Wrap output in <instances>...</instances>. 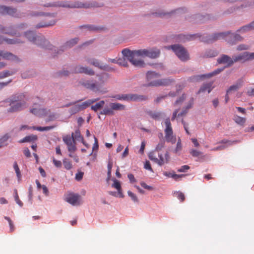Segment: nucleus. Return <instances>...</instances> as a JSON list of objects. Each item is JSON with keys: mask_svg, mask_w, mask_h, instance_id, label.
<instances>
[{"mask_svg": "<svg viewBox=\"0 0 254 254\" xmlns=\"http://www.w3.org/2000/svg\"><path fill=\"white\" fill-rule=\"evenodd\" d=\"M112 187L116 188L118 190L119 193L121 194V196L122 197L123 195L121 193V186L119 181H117V180H114Z\"/></svg>", "mask_w": 254, "mask_h": 254, "instance_id": "37998d69", "label": "nucleus"}, {"mask_svg": "<svg viewBox=\"0 0 254 254\" xmlns=\"http://www.w3.org/2000/svg\"><path fill=\"white\" fill-rule=\"evenodd\" d=\"M83 176V172H78L75 175V179L78 181H80L82 179Z\"/></svg>", "mask_w": 254, "mask_h": 254, "instance_id": "052dcab7", "label": "nucleus"}, {"mask_svg": "<svg viewBox=\"0 0 254 254\" xmlns=\"http://www.w3.org/2000/svg\"><path fill=\"white\" fill-rule=\"evenodd\" d=\"M237 142V141H231L229 140H226L223 139L221 140L220 143H224V144H227V145L226 146L225 145H221L219 146H217L216 147H215L211 149V150L213 151H217V150H221L225 149L226 147H227L228 146L232 145L233 144Z\"/></svg>", "mask_w": 254, "mask_h": 254, "instance_id": "aec40b11", "label": "nucleus"}, {"mask_svg": "<svg viewBox=\"0 0 254 254\" xmlns=\"http://www.w3.org/2000/svg\"><path fill=\"white\" fill-rule=\"evenodd\" d=\"M64 200L74 206L79 205L81 203V196L76 193H69L66 194L65 195Z\"/></svg>", "mask_w": 254, "mask_h": 254, "instance_id": "f8f14e48", "label": "nucleus"}, {"mask_svg": "<svg viewBox=\"0 0 254 254\" xmlns=\"http://www.w3.org/2000/svg\"><path fill=\"white\" fill-rule=\"evenodd\" d=\"M10 107L8 109V112H15L24 109L26 105L23 100H11L10 102Z\"/></svg>", "mask_w": 254, "mask_h": 254, "instance_id": "9b49d317", "label": "nucleus"}, {"mask_svg": "<svg viewBox=\"0 0 254 254\" xmlns=\"http://www.w3.org/2000/svg\"><path fill=\"white\" fill-rule=\"evenodd\" d=\"M0 14H7L15 17H20V14L16 8L4 5H0Z\"/></svg>", "mask_w": 254, "mask_h": 254, "instance_id": "4468645a", "label": "nucleus"}, {"mask_svg": "<svg viewBox=\"0 0 254 254\" xmlns=\"http://www.w3.org/2000/svg\"><path fill=\"white\" fill-rule=\"evenodd\" d=\"M109 61H110L111 62L113 63H117L119 64L123 65L124 66H127V62H126L125 60L123 61L122 59H119L118 61H117L115 59H109Z\"/></svg>", "mask_w": 254, "mask_h": 254, "instance_id": "c03bdc74", "label": "nucleus"}, {"mask_svg": "<svg viewBox=\"0 0 254 254\" xmlns=\"http://www.w3.org/2000/svg\"><path fill=\"white\" fill-rule=\"evenodd\" d=\"M80 111L79 107L78 105H75L71 108L69 110V113L71 114H75Z\"/></svg>", "mask_w": 254, "mask_h": 254, "instance_id": "09e8293b", "label": "nucleus"}, {"mask_svg": "<svg viewBox=\"0 0 254 254\" xmlns=\"http://www.w3.org/2000/svg\"><path fill=\"white\" fill-rule=\"evenodd\" d=\"M223 70V68H217L214 71L207 73V74H204L201 75H200L201 78H209L212 76H214L215 75H216L217 74L220 73L222 70Z\"/></svg>", "mask_w": 254, "mask_h": 254, "instance_id": "473e14b6", "label": "nucleus"}, {"mask_svg": "<svg viewBox=\"0 0 254 254\" xmlns=\"http://www.w3.org/2000/svg\"><path fill=\"white\" fill-rule=\"evenodd\" d=\"M252 30H254V21L249 24L242 27L238 31L244 33Z\"/></svg>", "mask_w": 254, "mask_h": 254, "instance_id": "a878e982", "label": "nucleus"}, {"mask_svg": "<svg viewBox=\"0 0 254 254\" xmlns=\"http://www.w3.org/2000/svg\"><path fill=\"white\" fill-rule=\"evenodd\" d=\"M160 75L154 71H148L146 73V79L148 82V85L151 86H166L168 85L171 80L167 79H156L159 78Z\"/></svg>", "mask_w": 254, "mask_h": 254, "instance_id": "20e7f679", "label": "nucleus"}, {"mask_svg": "<svg viewBox=\"0 0 254 254\" xmlns=\"http://www.w3.org/2000/svg\"><path fill=\"white\" fill-rule=\"evenodd\" d=\"M42 189L43 193L48 196L49 195V190L47 187L45 185H42Z\"/></svg>", "mask_w": 254, "mask_h": 254, "instance_id": "338daca9", "label": "nucleus"}, {"mask_svg": "<svg viewBox=\"0 0 254 254\" xmlns=\"http://www.w3.org/2000/svg\"><path fill=\"white\" fill-rule=\"evenodd\" d=\"M74 72L81 73H84L90 75H93L94 74V71L91 68L81 65L76 66L74 69Z\"/></svg>", "mask_w": 254, "mask_h": 254, "instance_id": "a211bd4d", "label": "nucleus"}, {"mask_svg": "<svg viewBox=\"0 0 254 254\" xmlns=\"http://www.w3.org/2000/svg\"><path fill=\"white\" fill-rule=\"evenodd\" d=\"M122 54L134 66L137 67H143L145 65L144 61L139 57H149L155 59L159 57L160 51L159 49L154 48L150 49H140L130 51L128 49H125L122 51Z\"/></svg>", "mask_w": 254, "mask_h": 254, "instance_id": "f257e3e1", "label": "nucleus"}, {"mask_svg": "<svg viewBox=\"0 0 254 254\" xmlns=\"http://www.w3.org/2000/svg\"><path fill=\"white\" fill-rule=\"evenodd\" d=\"M85 61L88 62V63L98 67L99 68L105 70H110V69L108 67L107 65L103 64L101 63L98 60L95 59H89V58H85Z\"/></svg>", "mask_w": 254, "mask_h": 254, "instance_id": "2eb2a0df", "label": "nucleus"}, {"mask_svg": "<svg viewBox=\"0 0 254 254\" xmlns=\"http://www.w3.org/2000/svg\"><path fill=\"white\" fill-rule=\"evenodd\" d=\"M94 143L93 144L92 149H93V150H96L98 149V140H97V138L95 136H94Z\"/></svg>", "mask_w": 254, "mask_h": 254, "instance_id": "680f3d73", "label": "nucleus"}, {"mask_svg": "<svg viewBox=\"0 0 254 254\" xmlns=\"http://www.w3.org/2000/svg\"><path fill=\"white\" fill-rule=\"evenodd\" d=\"M243 81L239 80L237 81L236 83L231 85L227 91V93L228 94L232 91H237L238 90L242 85Z\"/></svg>", "mask_w": 254, "mask_h": 254, "instance_id": "7c9ffc66", "label": "nucleus"}, {"mask_svg": "<svg viewBox=\"0 0 254 254\" xmlns=\"http://www.w3.org/2000/svg\"><path fill=\"white\" fill-rule=\"evenodd\" d=\"M159 159H158L154 152H150L148 155L149 159L156 163L159 166H162L169 162L170 156L169 153L166 152L164 155L162 154H158Z\"/></svg>", "mask_w": 254, "mask_h": 254, "instance_id": "1a4fd4ad", "label": "nucleus"}, {"mask_svg": "<svg viewBox=\"0 0 254 254\" xmlns=\"http://www.w3.org/2000/svg\"><path fill=\"white\" fill-rule=\"evenodd\" d=\"M218 52L213 50H209L205 53L204 57L205 58H212L217 56Z\"/></svg>", "mask_w": 254, "mask_h": 254, "instance_id": "58836bf2", "label": "nucleus"}, {"mask_svg": "<svg viewBox=\"0 0 254 254\" xmlns=\"http://www.w3.org/2000/svg\"><path fill=\"white\" fill-rule=\"evenodd\" d=\"M233 120L236 124L240 126H244L246 121V118L237 115L234 116Z\"/></svg>", "mask_w": 254, "mask_h": 254, "instance_id": "c9c22d12", "label": "nucleus"}, {"mask_svg": "<svg viewBox=\"0 0 254 254\" xmlns=\"http://www.w3.org/2000/svg\"><path fill=\"white\" fill-rule=\"evenodd\" d=\"M14 198L16 202L20 206H22L23 203L22 201L19 199V196L18 195L17 191L16 190H14Z\"/></svg>", "mask_w": 254, "mask_h": 254, "instance_id": "8fccbe9b", "label": "nucleus"}, {"mask_svg": "<svg viewBox=\"0 0 254 254\" xmlns=\"http://www.w3.org/2000/svg\"><path fill=\"white\" fill-rule=\"evenodd\" d=\"M73 137L74 140H77L80 141L85 146L87 147V144L85 142L84 138L81 135L79 129L75 130V132L73 133Z\"/></svg>", "mask_w": 254, "mask_h": 254, "instance_id": "bb28decb", "label": "nucleus"}, {"mask_svg": "<svg viewBox=\"0 0 254 254\" xmlns=\"http://www.w3.org/2000/svg\"><path fill=\"white\" fill-rule=\"evenodd\" d=\"M249 49V46L247 45H245L244 44L240 45L237 47L238 50H248Z\"/></svg>", "mask_w": 254, "mask_h": 254, "instance_id": "0e129e2a", "label": "nucleus"}, {"mask_svg": "<svg viewBox=\"0 0 254 254\" xmlns=\"http://www.w3.org/2000/svg\"><path fill=\"white\" fill-rule=\"evenodd\" d=\"M127 177L129 180L130 183H133L136 182V179L134 178V176L132 174H129L127 175Z\"/></svg>", "mask_w": 254, "mask_h": 254, "instance_id": "69168bd1", "label": "nucleus"}, {"mask_svg": "<svg viewBox=\"0 0 254 254\" xmlns=\"http://www.w3.org/2000/svg\"><path fill=\"white\" fill-rule=\"evenodd\" d=\"M101 115H113L114 114V111L113 109L111 107L109 108H105L100 113Z\"/></svg>", "mask_w": 254, "mask_h": 254, "instance_id": "79ce46f5", "label": "nucleus"}, {"mask_svg": "<svg viewBox=\"0 0 254 254\" xmlns=\"http://www.w3.org/2000/svg\"><path fill=\"white\" fill-rule=\"evenodd\" d=\"M75 145H76V142H75V141H74L73 142H72L67 145L68 151L70 153H73L76 151V147Z\"/></svg>", "mask_w": 254, "mask_h": 254, "instance_id": "a18cd8bd", "label": "nucleus"}, {"mask_svg": "<svg viewBox=\"0 0 254 254\" xmlns=\"http://www.w3.org/2000/svg\"><path fill=\"white\" fill-rule=\"evenodd\" d=\"M78 39L76 38H74V39H72L68 41H67L64 46L62 48H64V49H60L57 52V53L58 54H60L62 52H63L64 50V48L66 47V48H70L72 46H73L74 45H75L77 42H78Z\"/></svg>", "mask_w": 254, "mask_h": 254, "instance_id": "4be33fe9", "label": "nucleus"}, {"mask_svg": "<svg viewBox=\"0 0 254 254\" xmlns=\"http://www.w3.org/2000/svg\"><path fill=\"white\" fill-rule=\"evenodd\" d=\"M24 36L30 42L43 48L56 51V48L50 44L49 42L42 36H37L32 31H28L24 33Z\"/></svg>", "mask_w": 254, "mask_h": 254, "instance_id": "f03ea898", "label": "nucleus"}, {"mask_svg": "<svg viewBox=\"0 0 254 254\" xmlns=\"http://www.w3.org/2000/svg\"><path fill=\"white\" fill-rule=\"evenodd\" d=\"M30 112L38 117H47L46 119V122L54 121L57 118L56 115L51 113L50 109L40 108L37 104H34V107L30 109Z\"/></svg>", "mask_w": 254, "mask_h": 254, "instance_id": "7ed1b4c3", "label": "nucleus"}, {"mask_svg": "<svg viewBox=\"0 0 254 254\" xmlns=\"http://www.w3.org/2000/svg\"><path fill=\"white\" fill-rule=\"evenodd\" d=\"M55 126H48V127H35L33 126L32 129L33 130H37L40 131H48L51 130L53 129Z\"/></svg>", "mask_w": 254, "mask_h": 254, "instance_id": "ea45409f", "label": "nucleus"}, {"mask_svg": "<svg viewBox=\"0 0 254 254\" xmlns=\"http://www.w3.org/2000/svg\"><path fill=\"white\" fill-rule=\"evenodd\" d=\"M4 218L8 222V224H9V227H10V231L11 232H13L14 230V225H13V224L12 223V221L10 219V218L8 217L4 216Z\"/></svg>", "mask_w": 254, "mask_h": 254, "instance_id": "3c124183", "label": "nucleus"}, {"mask_svg": "<svg viewBox=\"0 0 254 254\" xmlns=\"http://www.w3.org/2000/svg\"><path fill=\"white\" fill-rule=\"evenodd\" d=\"M190 169V166L188 165H184L182 166L180 168L178 169V172H185Z\"/></svg>", "mask_w": 254, "mask_h": 254, "instance_id": "6e6d98bb", "label": "nucleus"}, {"mask_svg": "<svg viewBox=\"0 0 254 254\" xmlns=\"http://www.w3.org/2000/svg\"><path fill=\"white\" fill-rule=\"evenodd\" d=\"M56 22V21L55 20H51L50 22H42L36 25L35 28L38 29L41 28L47 27L55 25Z\"/></svg>", "mask_w": 254, "mask_h": 254, "instance_id": "393cba45", "label": "nucleus"}, {"mask_svg": "<svg viewBox=\"0 0 254 254\" xmlns=\"http://www.w3.org/2000/svg\"><path fill=\"white\" fill-rule=\"evenodd\" d=\"M173 196L177 198L181 202H183L185 199L184 194L180 191H176L173 193Z\"/></svg>", "mask_w": 254, "mask_h": 254, "instance_id": "4c0bfd02", "label": "nucleus"}, {"mask_svg": "<svg viewBox=\"0 0 254 254\" xmlns=\"http://www.w3.org/2000/svg\"><path fill=\"white\" fill-rule=\"evenodd\" d=\"M191 156L196 158V161H203L205 158V155L202 152L196 150L191 149Z\"/></svg>", "mask_w": 254, "mask_h": 254, "instance_id": "412c9836", "label": "nucleus"}, {"mask_svg": "<svg viewBox=\"0 0 254 254\" xmlns=\"http://www.w3.org/2000/svg\"><path fill=\"white\" fill-rule=\"evenodd\" d=\"M118 99L126 101H142L146 100L147 99V97L144 95L136 94H129L123 95Z\"/></svg>", "mask_w": 254, "mask_h": 254, "instance_id": "ddd939ff", "label": "nucleus"}, {"mask_svg": "<svg viewBox=\"0 0 254 254\" xmlns=\"http://www.w3.org/2000/svg\"><path fill=\"white\" fill-rule=\"evenodd\" d=\"M98 100H99L98 98L90 99V100L86 101V102H84V103H82L80 105H78V106L79 107L80 111L84 109H86V108L88 107L91 104L95 103Z\"/></svg>", "mask_w": 254, "mask_h": 254, "instance_id": "c85d7f7f", "label": "nucleus"}, {"mask_svg": "<svg viewBox=\"0 0 254 254\" xmlns=\"http://www.w3.org/2000/svg\"><path fill=\"white\" fill-rule=\"evenodd\" d=\"M110 107H111L113 111L114 110H124L125 109V106L118 103H112L110 104Z\"/></svg>", "mask_w": 254, "mask_h": 254, "instance_id": "72a5a7b5", "label": "nucleus"}, {"mask_svg": "<svg viewBox=\"0 0 254 254\" xmlns=\"http://www.w3.org/2000/svg\"><path fill=\"white\" fill-rule=\"evenodd\" d=\"M53 162L54 165L57 167L60 168L62 166V162L61 161L57 160L55 158H53Z\"/></svg>", "mask_w": 254, "mask_h": 254, "instance_id": "bf43d9fd", "label": "nucleus"}, {"mask_svg": "<svg viewBox=\"0 0 254 254\" xmlns=\"http://www.w3.org/2000/svg\"><path fill=\"white\" fill-rule=\"evenodd\" d=\"M166 49H172L176 56L182 61L189 59V55L184 47L179 44H175L165 47Z\"/></svg>", "mask_w": 254, "mask_h": 254, "instance_id": "0eeeda50", "label": "nucleus"}, {"mask_svg": "<svg viewBox=\"0 0 254 254\" xmlns=\"http://www.w3.org/2000/svg\"><path fill=\"white\" fill-rule=\"evenodd\" d=\"M186 98V96L185 95H184H184H182V96L179 98V99L177 100L176 101V102H175V105H177V104H180V103H182V102H183V101L185 100Z\"/></svg>", "mask_w": 254, "mask_h": 254, "instance_id": "e2e57ef3", "label": "nucleus"}, {"mask_svg": "<svg viewBox=\"0 0 254 254\" xmlns=\"http://www.w3.org/2000/svg\"><path fill=\"white\" fill-rule=\"evenodd\" d=\"M105 104V102L103 100L100 101L99 102L97 103L95 105L91 106V108L95 112H97L98 110L100 109Z\"/></svg>", "mask_w": 254, "mask_h": 254, "instance_id": "a19ab883", "label": "nucleus"}, {"mask_svg": "<svg viewBox=\"0 0 254 254\" xmlns=\"http://www.w3.org/2000/svg\"><path fill=\"white\" fill-rule=\"evenodd\" d=\"M140 185L142 187L147 190H153V187L147 185L146 183H145L143 182L140 183Z\"/></svg>", "mask_w": 254, "mask_h": 254, "instance_id": "4d7b16f0", "label": "nucleus"}, {"mask_svg": "<svg viewBox=\"0 0 254 254\" xmlns=\"http://www.w3.org/2000/svg\"><path fill=\"white\" fill-rule=\"evenodd\" d=\"M23 153L27 157H30L31 156V153L30 150L27 148L24 149Z\"/></svg>", "mask_w": 254, "mask_h": 254, "instance_id": "774afa93", "label": "nucleus"}, {"mask_svg": "<svg viewBox=\"0 0 254 254\" xmlns=\"http://www.w3.org/2000/svg\"><path fill=\"white\" fill-rule=\"evenodd\" d=\"M4 42H6L8 44H16L23 42V41L17 39H5L0 36V44L3 43Z\"/></svg>", "mask_w": 254, "mask_h": 254, "instance_id": "b1692460", "label": "nucleus"}, {"mask_svg": "<svg viewBox=\"0 0 254 254\" xmlns=\"http://www.w3.org/2000/svg\"><path fill=\"white\" fill-rule=\"evenodd\" d=\"M248 52H245L238 56L233 57V58L234 60L235 63L241 61L245 62L248 61Z\"/></svg>", "mask_w": 254, "mask_h": 254, "instance_id": "5701e85b", "label": "nucleus"}, {"mask_svg": "<svg viewBox=\"0 0 254 254\" xmlns=\"http://www.w3.org/2000/svg\"><path fill=\"white\" fill-rule=\"evenodd\" d=\"M127 194H128V196L131 197V198L132 199V200L133 201L138 202V198H137L136 195L134 193L132 192L131 191L128 190L127 191Z\"/></svg>", "mask_w": 254, "mask_h": 254, "instance_id": "5fc2aeb1", "label": "nucleus"}, {"mask_svg": "<svg viewBox=\"0 0 254 254\" xmlns=\"http://www.w3.org/2000/svg\"><path fill=\"white\" fill-rule=\"evenodd\" d=\"M63 164L64 168L67 170H69L72 168V164L71 162L66 159L63 160Z\"/></svg>", "mask_w": 254, "mask_h": 254, "instance_id": "de8ad7c7", "label": "nucleus"}, {"mask_svg": "<svg viewBox=\"0 0 254 254\" xmlns=\"http://www.w3.org/2000/svg\"><path fill=\"white\" fill-rule=\"evenodd\" d=\"M37 139V136L36 135H30L28 136H26L24 137L22 139L19 141L20 143L26 142H31L33 141L36 140Z\"/></svg>", "mask_w": 254, "mask_h": 254, "instance_id": "f704fd0d", "label": "nucleus"}, {"mask_svg": "<svg viewBox=\"0 0 254 254\" xmlns=\"http://www.w3.org/2000/svg\"><path fill=\"white\" fill-rule=\"evenodd\" d=\"M149 115L152 119L155 120H158L160 119L161 113L159 112H150L149 113Z\"/></svg>", "mask_w": 254, "mask_h": 254, "instance_id": "49530a36", "label": "nucleus"}, {"mask_svg": "<svg viewBox=\"0 0 254 254\" xmlns=\"http://www.w3.org/2000/svg\"><path fill=\"white\" fill-rule=\"evenodd\" d=\"M230 32H222V33H216L214 35H208V36H206V37H202L201 36L198 35V34H191V41L196 40L197 39H198L200 41H203L204 42L206 43H212L217 40L220 39H223L224 37L228 34H230Z\"/></svg>", "mask_w": 254, "mask_h": 254, "instance_id": "423d86ee", "label": "nucleus"}, {"mask_svg": "<svg viewBox=\"0 0 254 254\" xmlns=\"http://www.w3.org/2000/svg\"><path fill=\"white\" fill-rule=\"evenodd\" d=\"M213 82H209L207 83H203L201 86L200 87L199 90L197 92L198 94L207 92L209 93L211 92V91L214 88V86H213Z\"/></svg>", "mask_w": 254, "mask_h": 254, "instance_id": "f3484780", "label": "nucleus"}, {"mask_svg": "<svg viewBox=\"0 0 254 254\" xmlns=\"http://www.w3.org/2000/svg\"><path fill=\"white\" fill-rule=\"evenodd\" d=\"M12 74L9 71L5 70L0 72V78H3Z\"/></svg>", "mask_w": 254, "mask_h": 254, "instance_id": "864d4df0", "label": "nucleus"}, {"mask_svg": "<svg viewBox=\"0 0 254 254\" xmlns=\"http://www.w3.org/2000/svg\"><path fill=\"white\" fill-rule=\"evenodd\" d=\"M165 142L164 141H161L160 142H159L158 145L156 147V150L157 151L160 150L163 148L164 146Z\"/></svg>", "mask_w": 254, "mask_h": 254, "instance_id": "13d9d810", "label": "nucleus"}, {"mask_svg": "<svg viewBox=\"0 0 254 254\" xmlns=\"http://www.w3.org/2000/svg\"><path fill=\"white\" fill-rule=\"evenodd\" d=\"M166 128L165 129V139L167 142H171L172 144L176 142V137L173 135L172 127L169 118L166 119L165 121Z\"/></svg>", "mask_w": 254, "mask_h": 254, "instance_id": "9d476101", "label": "nucleus"}, {"mask_svg": "<svg viewBox=\"0 0 254 254\" xmlns=\"http://www.w3.org/2000/svg\"><path fill=\"white\" fill-rule=\"evenodd\" d=\"M98 100H99L98 98L90 99V100L86 101V102H84V103H82L80 105H78V106L79 107L80 111L84 109H86V108L88 107L91 104L95 103Z\"/></svg>", "mask_w": 254, "mask_h": 254, "instance_id": "cd10ccee", "label": "nucleus"}, {"mask_svg": "<svg viewBox=\"0 0 254 254\" xmlns=\"http://www.w3.org/2000/svg\"><path fill=\"white\" fill-rule=\"evenodd\" d=\"M0 56L2 57L3 59L9 60H15L17 57L12 54L9 52H3L0 50Z\"/></svg>", "mask_w": 254, "mask_h": 254, "instance_id": "2f4dec72", "label": "nucleus"}, {"mask_svg": "<svg viewBox=\"0 0 254 254\" xmlns=\"http://www.w3.org/2000/svg\"><path fill=\"white\" fill-rule=\"evenodd\" d=\"M81 85L87 89L95 92H101L103 91L104 81L100 78V81L97 82L95 80H83L80 82Z\"/></svg>", "mask_w": 254, "mask_h": 254, "instance_id": "39448f33", "label": "nucleus"}, {"mask_svg": "<svg viewBox=\"0 0 254 254\" xmlns=\"http://www.w3.org/2000/svg\"><path fill=\"white\" fill-rule=\"evenodd\" d=\"M26 27L27 25L25 23H21L15 26L8 27H4L0 25V32L10 35H16L19 34L20 31L24 29Z\"/></svg>", "mask_w": 254, "mask_h": 254, "instance_id": "6e6552de", "label": "nucleus"}, {"mask_svg": "<svg viewBox=\"0 0 254 254\" xmlns=\"http://www.w3.org/2000/svg\"><path fill=\"white\" fill-rule=\"evenodd\" d=\"M182 146L181 144V139L179 138L177 143V146L174 150L175 152L176 153H179L182 150Z\"/></svg>", "mask_w": 254, "mask_h": 254, "instance_id": "603ef678", "label": "nucleus"}, {"mask_svg": "<svg viewBox=\"0 0 254 254\" xmlns=\"http://www.w3.org/2000/svg\"><path fill=\"white\" fill-rule=\"evenodd\" d=\"M98 100H99L98 98L90 99V100L86 101V102H84V103H82L80 105H78V106L79 107L80 111L84 109H86V108L88 107L91 104L95 103Z\"/></svg>", "mask_w": 254, "mask_h": 254, "instance_id": "c756f323", "label": "nucleus"}, {"mask_svg": "<svg viewBox=\"0 0 254 254\" xmlns=\"http://www.w3.org/2000/svg\"><path fill=\"white\" fill-rule=\"evenodd\" d=\"M64 7H69L72 8H88L92 7L99 6L95 3H82L81 2H75L71 5H63Z\"/></svg>", "mask_w": 254, "mask_h": 254, "instance_id": "dca6fc26", "label": "nucleus"}, {"mask_svg": "<svg viewBox=\"0 0 254 254\" xmlns=\"http://www.w3.org/2000/svg\"><path fill=\"white\" fill-rule=\"evenodd\" d=\"M217 62L219 64H227V66H230L235 63V61L233 58L232 59L227 55H223L220 58L218 59Z\"/></svg>", "mask_w": 254, "mask_h": 254, "instance_id": "6ab92c4d", "label": "nucleus"}, {"mask_svg": "<svg viewBox=\"0 0 254 254\" xmlns=\"http://www.w3.org/2000/svg\"><path fill=\"white\" fill-rule=\"evenodd\" d=\"M63 141L66 145L74 141L73 133H72L71 136L67 135L63 137Z\"/></svg>", "mask_w": 254, "mask_h": 254, "instance_id": "e433bc0d", "label": "nucleus"}]
</instances>
